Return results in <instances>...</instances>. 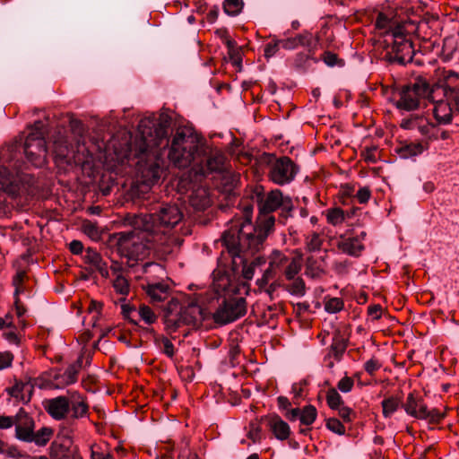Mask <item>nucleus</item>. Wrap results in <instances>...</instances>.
Returning <instances> with one entry per match:
<instances>
[{
    "label": "nucleus",
    "instance_id": "22",
    "mask_svg": "<svg viewBox=\"0 0 459 459\" xmlns=\"http://www.w3.org/2000/svg\"><path fill=\"white\" fill-rule=\"evenodd\" d=\"M225 165L226 157L222 152L220 150L210 151L205 160V169H202V174L222 172L225 169Z\"/></svg>",
    "mask_w": 459,
    "mask_h": 459
},
{
    "label": "nucleus",
    "instance_id": "1",
    "mask_svg": "<svg viewBox=\"0 0 459 459\" xmlns=\"http://www.w3.org/2000/svg\"><path fill=\"white\" fill-rule=\"evenodd\" d=\"M168 128L167 120L156 122L145 117L140 120L138 133L133 142L126 140V147L121 150L114 146L117 159L121 163L137 160L136 169L143 192L157 183L163 172L160 151L169 145Z\"/></svg>",
    "mask_w": 459,
    "mask_h": 459
},
{
    "label": "nucleus",
    "instance_id": "15",
    "mask_svg": "<svg viewBox=\"0 0 459 459\" xmlns=\"http://www.w3.org/2000/svg\"><path fill=\"white\" fill-rule=\"evenodd\" d=\"M281 47L286 50H294L299 46L304 47L308 52H313L317 47V39L308 31H304L295 37L279 39Z\"/></svg>",
    "mask_w": 459,
    "mask_h": 459
},
{
    "label": "nucleus",
    "instance_id": "40",
    "mask_svg": "<svg viewBox=\"0 0 459 459\" xmlns=\"http://www.w3.org/2000/svg\"><path fill=\"white\" fill-rule=\"evenodd\" d=\"M401 402L395 397H389L382 401L383 415L385 418L391 417L399 408Z\"/></svg>",
    "mask_w": 459,
    "mask_h": 459
},
{
    "label": "nucleus",
    "instance_id": "28",
    "mask_svg": "<svg viewBox=\"0 0 459 459\" xmlns=\"http://www.w3.org/2000/svg\"><path fill=\"white\" fill-rule=\"evenodd\" d=\"M420 406H427L420 397L415 396L413 393L408 394L403 408L409 415L420 419Z\"/></svg>",
    "mask_w": 459,
    "mask_h": 459
},
{
    "label": "nucleus",
    "instance_id": "2",
    "mask_svg": "<svg viewBox=\"0 0 459 459\" xmlns=\"http://www.w3.org/2000/svg\"><path fill=\"white\" fill-rule=\"evenodd\" d=\"M264 218L258 227H255L250 219L238 218L232 221L230 226L221 236L222 245L234 256L241 251H257L274 225V217L263 215Z\"/></svg>",
    "mask_w": 459,
    "mask_h": 459
},
{
    "label": "nucleus",
    "instance_id": "32",
    "mask_svg": "<svg viewBox=\"0 0 459 459\" xmlns=\"http://www.w3.org/2000/svg\"><path fill=\"white\" fill-rule=\"evenodd\" d=\"M83 356L81 355L78 357L77 360L68 366L65 371L63 374V377L65 385H71L77 381V374L82 368Z\"/></svg>",
    "mask_w": 459,
    "mask_h": 459
},
{
    "label": "nucleus",
    "instance_id": "9",
    "mask_svg": "<svg viewBox=\"0 0 459 459\" xmlns=\"http://www.w3.org/2000/svg\"><path fill=\"white\" fill-rule=\"evenodd\" d=\"M266 162L270 180L279 186L292 182L299 171V167L288 156L277 158L268 154Z\"/></svg>",
    "mask_w": 459,
    "mask_h": 459
},
{
    "label": "nucleus",
    "instance_id": "25",
    "mask_svg": "<svg viewBox=\"0 0 459 459\" xmlns=\"http://www.w3.org/2000/svg\"><path fill=\"white\" fill-rule=\"evenodd\" d=\"M268 425L275 437L279 440H286L290 434V429L287 422L277 415L271 416Z\"/></svg>",
    "mask_w": 459,
    "mask_h": 459
},
{
    "label": "nucleus",
    "instance_id": "59",
    "mask_svg": "<svg viewBox=\"0 0 459 459\" xmlns=\"http://www.w3.org/2000/svg\"><path fill=\"white\" fill-rule=\"evenodd\" d=\"M247 437L250 438L254 443L259 442L261 440V429L257 424L253 422L249 424Z\"/></svg>",
    "mask_w": 459,
    "mask_h": 459
},
{
    "label": "nucleus",
    "instance_id": "31",
    "mask_svg": "<svg viewBox=\"0 0 459 459\" xmlns=\"http://www.w3.org/2000/svg\"><path fill=\"white\" fill-rule=\"evenodd\" d=\"M289 261V257L279 250H273L269 256L268 267L276 274L279 271L284 269Z\"/></svg>",
    "mask_w": 459,
    "mask_h": 459
},
{
    "label": "nucleus",
    "instance_id": "64",
    "mask_svg": "<svg viewBox=\"0 0 459 459\" xmlns=\"http://www.w3.org/2000/svg\"><path fill=\"white\" fill-rule=\"evenodd\" d=\"M161 342L163 344V352L169 358L173 357L174 355V345L171 342L170 340H169L167 337L161 338Z\"/></svg>",
    "mask_w": 459,
    "mask_h": 459
},
{
    "label": "nucleus",
    "instance_id": "48",
    "mask_svg": "<svg viewBox=\"0 0 459 459\" xmlns=\"http://www.w3.org/2000/svg\"><path fill=\"white\" fill-rule=\"evenodd\" d=\"M343 301L340 298H330L325 300V309L330 314H335L342 310Z\"/></svg>",
    "mask_w": 459,
    "mask_h": 459
},
{
    "label": "nucleus",
    "instance_id": "7",
    "mask_svg": "<svg viewBox=\"0 0 459 459\" xmlns=\"http://www.w3.org/2000/svg\"><path fill=\"white\" fill-rule=\"evenodd\" d=\"M391 31V41L387 45L385 58L390 63H397L402 65L411 62L415 51L412 42L406 36L404 27L398 25Z\"/></svg>",
    "mask_w": 459,
    "mask_h": 459
},
{
    "label": "nucleus",
    "instance_id": "52",
    "mask_svg": "<svg viewBox=\"0 0 459 459\" xmlns=\"http://www.w3.org/2000/svg\"><path fill=\"white\" fill-rule=\"evenodd\" d=\"M281 48V43L278 39H273V40L264 46V57L269 59L276 55V53Z\"/></svg>",
    "mask_w": 459,
    "mask_h": 459
},
{
    "label": "nucleus",
    "instance_id": "35",
    "mask_svg": "<svg viewBox=\"0 0 459 459\" xmlns=\"http://www.w3.org/2000/svg\"><path fill=\"white\" fill-rule=\"evenodd\" d=\"M91 459H113L107 443L93 444L91 446Z\"/></svg>",
    "mask_w": 459,
    "mask_h": 459
},
{
    "label": "nucleus",
    "instance_id": "5",
    "mask_svg": "<svg viewBox=\"0 0 459 459\" xmlns=\"http://www.w3.org/2000/svg\"><path fill=\"white\" fill-rule=\"evenodd\" d=\"M179 302L176 299H171L166 306L164 323L170 332H175L183 325L197 327L206 318V312L195 300L188 302L177 312Z\"/></svg>",
    "mask_w": 459,
    "mask_h": 459
},
{
    "label": "nucleus",
    "instance_id": "6",
    "mask_svg": "<svg viewBox=\"0 0 459 459\" xmlns=\"http://www.w3.org/2000/svg\"><path fill=\"white\" fill-rule=\"evenodd\" d=\"M129 231H121L115 235L118 251L122 255L131 259H139L144 257L153 243L157 241L152 239L151 230L138 229L134 225Z\"/></svg>",
    "mask_w": 459,
    "mask_h": 459
},
{
    "label": "nucleus",
    "instance_id": "51",
    "mask_svg": "<svg viewBox=\"0 0 459 459\" xmlns=\"http://www.w3.org/2000/svg\"><path fill=\"white\" fill-rule=\"evenodd\" d=\"M326 428L337 434V435H344L345 434V427L343 424L336 418H330L326 420Z\"/></svg>",
    "mask_w": 459,
    "mask_h": 459
},
{
    "label": "nucleus",
    "instance_id": "13",
    "mask_svg": "<svg viewBox=\"0 0 459 459\" xmlns=\"http://www.w3.org/2000/svg\"><path fill=\"white\" fill-rule=\"evenodd\" d=\"M53 148L57 160L70 163L76 160V153L81 152V143L80 140H77V144L74 147L69 143L66 136L59 134L53 143Z\"/></svg>",
    "mask_w": 459,
    "mask_h": 459
},
{
    "label": "nucleus",
    "instance_id": "21",
    "mask_svg": "<svg viewBox=\"0 0 459 459\" xmlns=\"http://www.w3.org/2000/svg\"><path fill=\"white\" fill-rule=\"evenodd\" d=\"M70 405V417L73 420H79L86 417L89 413V404L85 397L76 392L70 394L68 397Z\"/></svg>",
    "mask_w": 459,
    "mask_h": 459
},
{
    "label": "nucleus",
    "instance_id": "23",
    "mask_svg": "<svg viewBox=\"0 0 459 459\" xmlns=\"http://www.w3.org/2000/svg\"><path fill=\"white\" fill-rule=\"evenodd\" d=\"M189 204L198 211L208 208L212 204L208 189L204 186L195 188L189 195Z\"/></svg>",
    "mask_w": 459,
    "mask_h": 459
},
{
    "label": "nucleus",
    "instance_id": "24",
    "mask_svg": "<svg viewBox=\"0 0 459 459\" xmlns=\"http://www.w3.org/2000/svg\"><path fill=\"white\" fill-rule=\"evenodd\" d=\"M152 302H160L169 296L170 288L165 282H148L144 287Z\"/></svg>",
    "mask_w": 459,
    "mask_h": 459
},
{
    "label": "nucleus",
    "instance_id": "58",
    "mask_svg": "<svg viewBox=\"0 0 459 459\" xmlns=\"http://www.w3.org/2000/svg\"><path fill=\"white\" fill-rule=\"evenodd\" d=\"M381 367V362L376 358H371L364 365L366 372L371 376L374 375Z\"/></svg>",
    "mask_w": 459,
    "mask_h": 459
},
{
    "label": "nucleus",
    "instance_id": "57",
    "mask_svg": "<svg viewBox=\"0 0 459 459\" xmlns=\"http://www.w3.org/2000/svg\"><path fill=\"white\" fill-rule=\"evenodd\" d=\"M277 274L269 267L264 272L262 277L257 280L256 283L260 288H264L269 284V281L275 278Z\"/></svg>",
    "mask_w": 459,
    "mask_h": 459
},
{
    "label": "nucleus",
    "instance_id": "53",
    "mask_svg": "<svg viewBox=\"0 0 459 459\" xmlns=\"http://www.w3.org/2000/svg\"><path fill=\"white\" fill-rule=\"evenodd\" d=\"M345 349L346 345L342 341H334L331 344L330 356H333L337 360H340Z\"/></svg>",
    "mask_w": 459,
    "mask_h": 459
},
{
    "label": "nucleus",
    "instance_id": "61",
    "mask_svg": "<svg viewBox=\"0 0 459 459\" xmlns=\"http://www.w3.org/2000/svg\"><path fill=\"white\" fill-rule=\"evenodd\" d=\"M13 360V355L9 351L0 352V370L9 368Z\"/></svg>",
    "mask_w": 459,
    "mask_h": 459
},
{
    "label": "nucleus",
    "instance_id": "55",
    "mask_svg": "<svg viewBox=\"0 0 459 459\" xmlns=\"http://www.w3.org/2000/svg\"><path fill=\"white\" fill-rule=\"evenodd\" d=\"M121 308L124 317L128 319L132 324L136 325L137 319L135 318V316H137V310L127 304L122 305Z\"/></svg>",
    "mask_w": 459,
    "mask_h": 459
},
{
    "label": "nucleus",
    "instance_id": "36",
    "mask_svg": "<svg viewBox=\"0 0 459 459\" xmlns=\"http://www.w3.org/2000/svg\"><path fill=\"white\" fill-rule=\"evenodd\" d=\"M397 25H394V22L389 19L385 13H378L376 19V28L379 30H384V34L386 36L392 37V30H394Z\"/></svg>",
    "mask_w": 459,
    "mask_h": 459
},
{
    "label": "nucleus",
    "instance_id": "50",
    "mask_svg": "<svg viewBox=\"0 0 459 459\" xmlns=\"http://www.w3.org/2000/svg\"><path fill=\"white\" fill-rule=\"evenodd\" d=\"M68 448L63 444L53 442L50 446V455L53 459H63L67 454Z\"/></svg>",
    "mask_w": 459,
    "mask_h": 459
},
{
    "label": "nucleus",
    "instance_id": "3",
    "mask_svg": "<svg viewBox=\"0 0 459 459\" xmlns=\"http://www.w3.org/2000/svg\"><path fill=\"white\" fill-rule=\"evenodd\" d=\"M183 220V212L177 204H162L153 213L134 215L130 224L136 228L151 230L157 245L169 246L172 242L171 230Z\"/></svg>",
    "mask_w": 459,
    "mask_h": 459
},
{
    "label": "nucleus",
    "instance_id": "56",
    "mask_svg": "<svg viewBox=\"0 0 459 459\" xmlns=\"http://www.w3.org/2000/svg\"><path fill=\"white\" fill-rule=\"evenodd\" d=\"M338 411L339 416L345 422H351L354 420L356 413L349 407L342 405L340 408L336 409Z\"/></svg>",
    "mask_w": 459,
    "mask_h": 459
},
{
    "label": "nucleus",
    "instance_id": "62",
    "mask_svg": "<svg viewBox=\"0 0 459 459\" xmlns=\"http://www.w3.org/2000/svg\"><path fill=\"white\" fill-rule=\"evenodd\" d=\"M16 415L5 416L0 415V429H8L15 425Z\"/></svg>",
    "mask_w": 459,
    "mask_h": 459
},
{
    "label": "nucleus",
    "instance_id": "43",
    "mask_svg": "<svg viewBox=\"0 0 459 459\" xmlns=\"http://www.w3.org/2000/svg\"><path fill=\"white\" fill-rule=\"evenodd\" d=\"M82 231L92 240H99L101 238V230L95 222L85 221L82 226Z\"/></svg>",
    "mask_w": 459,
    "mask_h": 459
},
{
    "label": "nucleus",
    "instance_id": "46",
    "mask_svg": "<svg viewBox=\"0 0 459 459\" xmlns=\"http://www.w3.org/2000/svg\"><path fill=\"white\" fill-rule=\"evenodd\" d=\"M444 413L437 409L429 410L427 406H420V420H429L430 422H437L444 418Z\"/></svg>",
    "mask_w": 459,
    "mask_h": 459
},
{
    "label": "nucleus",
    "instance_id": "11",
    "mask_svg": "<svg viewBox=\"0 0 459 459\" xmlns=\"http://www.w3.org/2000/svg\"><path fill=\"white\" fill-rule=\"evenodd\" d=\"M247 312V302L244 298H231L224 299L212 314V318L216 324L221 325L230 324Z\"/></svg>",
    "mask_w": 459,
    "mask_h": 459
},
{
    "label": "nucleus",
    "instance_id": "30",
    "mask_svg": "<svg viewBox=\"0 0 459 459\" xmlns=\"http://www.w3.org/2000/svg\"><path fill=\"white\" fill-rule=\"evenodd\" d=\"M324 266L313 255L306 259L305 274L310 278H319L325 273Z\"/></svg>",
    "mask_w": 459,
    "mask_h": 459
},
{
    "label": "nucleus",
    "instance_id": "37",
    "mask_svg": "<svg viewBox=\"0 0 459 459\" xmlns=\"http://www.w3.org/2000/svg\"><path fill=\"white\" fill-rule=\"evenodd\" d=\"M52 434L53 430L50 428L44 427L36 433H32V439L30 443L33 442L38 446H43L49 441Z\"/></svg>",
    "mask_w": 459,
    "mask_h": 459
},
{
    "label": "nucleus",
    "instance_id": "4",
    "mask_svg": "<svg viewBox=\"0 0 459 459\" xmlns=\"http://www.w3.org/2000/svg\"><path fill=\"white\" fill-rule=\"evenodd\" d=\"M204 152L198 137L189 129L180 127L171 139L168 158L176 167L187 168Z\"/></svg>",
    "mask_w": 459,
    "mask_h": 459
},
{
    "label": "nucleus",
    "instance_id": "18",
    "mask_svg": "<svg viewBox=\"0 0 459 459\" xmlns=\"http://www.w3.org/2000/svg\"><path fill=\"white\" fill-rule=\"evenodd\" d=\"M365 236L366 232L364 231L357 237H345L342 235L337 239L336 247L343 254L351 256H359L364 249L362 241Z\"/></svg>",
    "mask_w": 459,
    "mask_h": 459
},
{
    "label": "nucleus",
    "instance_id": "39",
    "mask_svg": "<svg viewBox=\"0 0 459 459\" xmlns=\"http://www.w3.org/2000/svg\"><path fill=\"white\" fill-rule=\"evenodd\" d=\"M316 416L317 411L316 407L314 405H307L301 410L299 420L301 424L308 426L314 423Z\"/></svg>",
    "mask_w": 459,
    "mask_h": 459
},
{
    "label": "nucleus",
    "instance_id": "41",
    "mask_svg": "<svg viewBox=\"0 0 459 459\" xmlns=\"http://www.w3.org/2000/svg\"><path fill=\"white\" fill-rule=\"evenodd\" d=\"M328 223L337 226L342 224L345 220L344 212L341 208L329 209L325 212Z\"/></svg>",
    "mask_w": 459,
    "mask_h": 459
},
{
    "label": "nucleus",
    "instance_id": "14",
    "mask_svg": "<svg viewBox=\"0 0 459 459\" xmlns=\"http://www.w3.org/2000/svg\"><path fill=\"white\" fill-rule=\"evenodd\" d=\"M42 404L48 414L56 420L66 419L70 412L71 403L68 397L65 395L47 399Z\"/></svg>",
    "mask_w": 459,
    "mask_h": 459
},
{
    "label": "nucleus",
    "instance_id": "17",
    "mask_svg": "<svg viewBox=\"0 0 459 459\" xmlns=\"http://www.w3.org/2000/svg\"><path fill=\"white\" fill-rule=\"evenodd\" d=\"M15 437L23 442H30L34 432V420L22 409L16 413Z\"/></svg>",
    "mask_w": 459,
    "mask_h": 459
},
{
    "label": "nucleus",
    "instance_id": "47",
    "mask_svg": "<svg viewBox=\"0 0 459 459\" xmlns=\"http://www.w3.org/2000/svg\"><path fill=\"white\" fill-rule=\"evenodd\" d=\"M243 5L242 0H224L223 10L228 15L236 16L241 12Z\"/></svg>",
    "mask_w": 459,
    "mask_h": 459
},
{
    "label": "nucleus",
    "instance_id": "33",
    "mask_svg": "<svg viewBox=\"0 0 459 459\" xmlns=\"http://www.w3.org/2000/svg\"><path fill=\"white\" fill-rule=\"evenodd\" d=\"M301 257H293L289 259L287 264L283 269V275L287 281H291L294 278L299 277L298 274L301 270Z\"/></svg>",
    "mask_w": 459,
    "mask_h": 459
},
{
    "label": "nucleus",
    "instance_id": "8",
    "mask_svg": "<svg viewBox=\"0 0 459 459\" xmlns=\"http://www.w3.org/2000/svg\"><path fill=\"white\" fill-rule=\"evenodd\" d=\"M432 83L426 78L418 76L414 82L403 88L397 108L404 110H413L420 107L421 100L432 99Z\"/></svg>",
    "mask_w": 459,
    "mask_h": 459
},
{
    "label": "nucleus",
    "instance_id": "16",
    "mask_svg": "<svg viewBox=\"0 0 459 459\" xmlns=\"http://www.w3.org/2000/svg\"><path fill=\"white\" fill-rule=\"evenodd\" d=\"M401 126L404 129L417 130L428 139L434 138L435 126L427 117L420 115H411L402 120Z\"/></svg>",
    "mask_w": 459,
    "mask_h": 459
},
{
    "label": "nucleus",
    "instance_id": "10",
    "mask_svg": "<svg viewBox=\"0 0 459 459\" xmlns=\"http://www.w3.org/2000/svg\"><path fill=\"white\" fill-rule=\"evenodd\" d=\"M43 123L36 121L33 131L30 133L24 143V152L27 160L35 167H42L47 162V146L41 129Z\"/></svg>",
    "mask_w": 459,
    "mask_h": 459
},
{
    "label": "nucleus",
    "instance_id": "29",
    "mask_svg": "<svg viewBox=\"0 0 459 459\" xmlns=\"http://www.w3.org/2000/svg\"><path fill=\"white\" fill-rule=\"evenodd\" d=\"M32 391L33 385L30 383H20L10 388L9 394L24 403H28L30 400Z\"/></svg>",
    "mask_w": 459,
    "mask_h": 459
},
{
    "label": "nucleus",
    "instance_id": "38",
    "mask_svg": "<svg viewBox=\"0 0 459 459\" xmlns=\"http://www.w3.org/2000/svg\"><path fill=\"white\" fill-rule=\"evenodd\" d=\"M292 282L286 287L290 294L298 297H303L306 294V283L301 277L291 280Z\"/></svg>",
    "mask_w": 459,
    "mask_h": 459
},
{
    "label": "nucleus",
    "instance_id": "42",
    "mask_svg": "<svg viewBox=\"0 0 459 459\" xmlns=\"http://www.w3.org/2000/svg\"><path fill=\"white\" fill-rule=\"evenodd\" d=\"M323 245V238L318 233L313 232L306 238V250L308 252L319 251Z\"/></svg>",
    "mask_w": 459,
    "mask_h": 459
},
{
    "label": "nucleus",
    "instance_id": "19",
    "mask_svg": "<svg viewBox=\"0 0 459 459\" xmlns=\"http://www.w3.org/2000/svg\"><path fill=\"white\" fill-rule=\"evenodd\" d=\"M428 101L433 105L432 112L438 124H449L452 121L454 108L444 97H435Z\"/></svg>",
    "mask_w": 459,
    "mask_h": 459
},
{
    "label": "nucleus",
    "instance_id": "44",
    "mask_svg": "<svg viewBox=\"0 0 459 459\" xmlns=\"http://www.w3.org/2000/svg\"><path fill=\"white\" fill-rule=\"evenodd\" d=\"M137 316L147 325H152L157 320V316L152 309L145 305L140 306L137 310Z\"/></svg>",
    "mask_w": 459,
    "mask_h": 459
},
{
    "label": "nucleus",
    "instance_id": "49",
    "mask_svg": "<svg viewBox=\"0 0 459 459\" xmlns=\"http://www.w3.org/2000/svg\"><path fill=\"white\" fill-rule=\"evenodd\" d=\"M115 290L121 295H127L129 292L128 281L122 275H118L113 282Z\"/></svg>",
    "mask_w": 459,
    "mask_h": 459
},
{
    "label": "nucleus",
    "instance_id": "54",
    "mask_svg": "<svg viewBox=\"0 0 459 459\" xmlns=\"http://www.w3.org/2000/svg\"><path fill=\"white\" fill-rule=\"evenodd\" d=\"M85 263L94 265L95 264L100 263L102 259L101 255L92 248H87L83 256Z\"/></svg>",
    "mask_w": 459,
    "mask_h": 459
},
{
    "label": "nucleus",
    "instance_id": "26",
    "mask_svg": "<svg viewBox=\"0 0 459 459\" xmlns=\"http://www.w3.org/2000/svg\"><path fill=\"white\" fill-rule=\"evenodd\" d=\"M255 251L251 250H245L241 251L239 255H233L231 253L230 255L232 256L233 263L236 264V259H240V264H243V269H242V275L247 280H251L254 277L255 274V267L258 264V259H255L250 264H247V258L245 257L246 253H249L250 255H253Z\"/></svg>",
    "mask_w": 459,
    "mask_h": 459
},
{
    "label": "nucleus",
    "instance_id": "63",
    "mask_svg": "<svg viewBox=\"0 0 459 459\" xmlns=\"http://www.w3.org/2000/svg\"><path fill=\"white\" fill-rule=\"evenodd\" d=\"M371 195L370 189L368 186L361 187L358 190L356 197L360 204H366Z\"/></svg>",
    "mask_w": 459,
    "mask_h": 459
},
{
    "label": "nucleus",
    "instance_id": "34",
    "mask_svg": "<svg viewBox=\"0 0 459 459\" xmlns=\"http://www.w3.org/2000/svg\"><path fill=\"white\" fill-rule=\"evenodd\" d=\"M424 150L425 147L421 143H411L399 148L398 153L401 158L409 159L422 153Z\"/></svg>",
    "mask_w": 459,
    "mask_h": 459
},
{
    "label": "nucleus",
    "instance_id": "27",
    "mask_svg": "<svg viewBox=\"0 0 459 459\" xmlns=\"http://www.w3.org/2000/svg\"><path fill=\"white\" fill-rule=\"evenodd\" d=\"M212 290L218 295L221 296L225 292H230V276L221 271L213 273Z\"/></svg>",
    "mask_w": 459,
    "mask_h": 459
},
{
    "label": "nucleus",
    "instance_id": "20",
    "mask_svg": "<svg viewBox=\"0 0 459 459\" xmlns=\"http://www.w3.org/2000/svg\"><path fill=\"white\" fill-rule=\"evenodd\" d=\"M431 97H444L455 111H459V87H450L445 82H433Z\"/></svg>",
    "mask_w": 459,
    "mask_h": 459
},
{
    "label": "nucleus",
    "instance_id": "12",
    "mask_svg": "<svg viewBox=\"0 0 459 459\" xmlns=\"http://www.w3.org/2000/svg\"><path fill=\"white\" fill-rule=\"evenodd\" d=\"M258 209L262 215H267L280 207L291 210L292 204L289 197H283L279 189L273 190L265 195H257Z\"/></svg>",
    "mask_w": 459,
    "mask_h": 459
},
{
    "label": "nucleus",
    "instance_id": "60",
    "mask_svg": "<svg viewBox=\"0 0 459 459\" xmlns=\"http://www.w3.org/2000/svg\"><path fill=\"white\" fill-rule=\"evenodd\" d=\"M354 382L349 377H342L337 384L338 389L342 393H349L353 387Z\"/></svg>",
    "mask_w": 459,
    "mask_h": 459
},
{
    "label": "nucleus",
    "instance_id": "45",
    "mask_svg": "<svg viewBox=\"0 0 459 459\" xmlns=\"http://www.w3.org/2000/svg\"><path fill=\"white\" fill-rule=\"evenodd\" d=\"M326 403L332 410H336L343 404V400L334 388H330L326 393Z\"/></svg>",
    "mask_w": 459,
    "mask_h": 459
}]
</instances>
